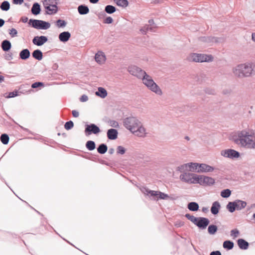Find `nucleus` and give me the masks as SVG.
I'll use <instances>...</instances> for the list:
<instances>
[{"label": "nucleus", "mask_w": 255, "mask_h": 255, "mask_svg": "<svg viewBox=\"0 0 255 255\" xmlns=\"http://www.w3.org/2000/svg\"><path fill=\"white\" fill-rule=\"evenodd\" d=\"M108 148V146L106 143H101L97 148V152L101 154H104L107 151Z\"/></svg>", "instance_id": "7c9ffc66"}, {"label": "nucleus", "mask_w": 255, "mask_h": 255, "mask_svg": "<svg viewBox=\"0 0 255 255\" xmlns=\"http://www.w3.org/2000/svg\"><path fill=\"white\" fill-rule=\"evenodd\" d=\"M4 115L6 116V117H7L9 120H11L14 124H16L17 125H18L22 129H23L24 131H26V132H28L29 133H30V134H33V133L31 131H30L28 128H24L23 127L19 125V124H18L16 122H15L13 119H12L7 113H6L5 112H4Z\"/></svg>", "instance_id": "a19ab883"}, {"label": "nucleus", "mask_w": 255, "mask_h": 255, "mask_svg": "<svg viewBox=\"0 0 255 255\" xmlns=\"http://www.w3.org/2000/svg\"><path fill=\"white\" fill-rule=\"evenodd\" d=\"M31 87L33 89L44 87V83L42 82H35L31 84Z\"/></svg>", "instance_id": "a18cd8bd"}, {"label": "nucleus", "mask_w": 255, "mask_h": 255, "mask_svg": "<svg viewBox=\"0 0 255 255\" xmlns=\"http://www.w3.org/2000/svg\"><path fill=\"white\" fill-rule=\"evenodd\" d=\"M143 83L152 92L158 95H161L162 92L158 85L153 81L152 77L146 73L141 78Z\"/></svg>", "instance_id": "7ed1b4c3"}, {"label": "nucleus", "mask_w": 255, "mask_h": 255, "mask_svg": "<svg viewBox=\"0 0 255 255\" xmlns=\"http://www.w3.org/2000/svg\"><path fill=\"white\" fill-rule=\"evenodd\" d=\"M78 10L80 14H86L89 12L88 7L85 5H80L78 7Z\"/></svg>", "instance_id": "f704fd0d"}, {"label": "nucleus", "mask_w": 255, "mask_h": 255, "mask_svg": "<svg viewBox=\"0 0 255 255\" xmlns=\"http://www.w3.org/2000/svg\"><path fill=\"white\" fill-rule=\"evenodd\" d=\"M95 59L99 64H102L106 60V57L105 53L102 51H98L95 55Z\"/></svg>", "instance_id": "aec40b11"}, {"label": "nucleus", "mask_w": 255, "mask_h": 255, "mask_svg": "<svg viewBox=\"0 0 255 255\" xmlns=\"http://www.w3.org/2000/svg\"><path fill=\"white\" fill-rule=\"evenodd\" d=\"M74 127V123L72 121L66 122L64 125V128L67 130H70Z\"/></svg>", "instance_id": "de8ad7c7"}, {"label": "nucleus", "mask_w": 255, "mask_h": 255, "mask_svg": "<svg viewBox=\"0 0 255 255\" xmlns=\"http://www.w3.org/2000/svg\"><path fill=\"white\" fill-rule=\"evenodd\" d=\"M115 149L113 148H110L108 151V152L110 154H112L114 153Z\"/></svg>", "instance_id": "774afa93"}, {"label": "nucleus", "mask_w": 255, "mask_h": 255, "mask_svg": "<svg viewBox=\"0 0 255 255\" xmlns=\"http://www.w3.org/2000/svg\"><path fill=\"white\" fill-rule=\"evenodd\" d=\"M223 247L227 251H230L233 249L234 243L232 241L226 240L223 242Z\"/></svg>", "instance_id": "c756f323"}, {"label": "nucleus", "mask_w": 255, "mask_h": 255, "mask_svg": "<svg viewBox=\"0 0 255 255\" xmlns=\"http://www.w3.org/2000/svg\"><path fill=\"white\" fill-rule=\"evenodd\" d=\"M66 24L67 22L65 20L62 19H58L55 22L56 26L58 28L64 27L66 25Z\"/></svg>", "instance_id": "49530a36"}, {"label": "nucleus", "mask_w": 255, "mask_h": 255, "mask_svg": "<svg viewBox=\"0 0 255 255\" xmlns=\"http://www.w3.org/2000/svg\"><path fill=\"white\" fill-rule=\"evenodd\" d=\"M126 149L123 146L119 145L117 147V154L123 155L126 153Z\"/></svg>", "instance_id": "3c124183"}, {"label": "nucleus", "mask_w": 255, "mask_h": 255, "mask_svg": "<svg viewBox=\"0 0 255 255\" xmlns=\"http://www.w3.org/2000/svg\"><path fill=\"white\" fill-rule=\"evenodd\" d=\"M157 197L156 198V201L159 200H166L169 198V195L164 192H162L160 191H158Z\"/></svg>", "instance_id": "ea45409f"}, {"label": "nucleus", "mask_w": 255, "mask_h": 255, "mask_svg": "<svg viewBox=\"0 0 255 255\" xmlns=\"http://www.w3.org/2000/svg\"><path fill=\"white\" fill-rule=\"evenodd\" d=\"M196 184H199L203 186H210L215 183L214 178L204 175H198Z\"/></svg>", "instance_id": "9b49d317"}, {"label": "nucleus", "mask_w": 255, "mask_h": 255, "mask_svg": "<svg viewBox=\"0 0 255 255\" xmlns=\"http://www.w3.org/2000/svg\"><path fill=\"white\" fill-rule=\"evenodd\" d=\"M240 233L239 230L238 229L236 228L231 231L230 235L233 238V239H235L239 236Z\"/></svg>", "instance_id": "8fccbe9b"}, {"label": "nucleus", "mask_w": 255, "mask_h": 255, "mask_svg": "<svg viewBox=\"0 0 255 255\" xmlns=\"http://www.w3.org/2000/svg\"><path fill=\"white\" fill-rule=\"evenodd\" d=\"M101 131L100 128L95 124H86L85 125L84 133L87 136L93 134L98 135Z\"/></svg>", "instance_id": "6e6552de"}, {"label": "nucleus", "mask_w": 255, "mask_h": 255, "mask_svg": "<svg viewBox=\"0 0 255 255\" xmlns=\"http://www.w3.org/2000/svg\"><path fill=\"white\" fill-rule=\"evenodd\" d=\"M239 248L242 250H246L249 247V243L245 239L242 238L238 239L237 241Z\"/></svg>", "instance_id": "5701e85b"}, {"label": "nucleus", "mask_w": 255, "mask_h": 255, "mask_svg": "<svg viewBox=\"0 0 255 255\" xmlns=\"http://www.w3.org/2000/svg\"><path fill=\"white\" fill-rule=\"evenodd\" d=\"M199 40L202 42L205 43H219L223 41V38L222 37H217L215 36H201L199 38Z\"/></svg>", "instance_id": "dca6fc26"}, {"label": "nucleus", "mask_w": 255, "mask_h": 255, "mask_svg": "<svg viewBox=\"0 0 255 255\" xmlns=\"http://www.w3.org/2000/svg\"><path fill=\"white\" fill-rule=\"evenodd\" d=\"M184 225V222L181 221H178L175 223V226L177 227H181Z\"/></svg>", "instance_id": "bf43d9fd"}, {"label": "nucleus", "mask_w": 255, "mask_h": 255, "mask_svg": "<svg viewBox=\"0 0 255 255\" xmlns=\"http://www.w3.org/2000/svg\"><path fill=\"white\" fill-rule=\"evenodd\" d=\"M140 190L143 194L148 196L152 200L156 201V199L157 197L158 191L151 190L144 186L141 187Z\"/></svg>", "instance_id": "2eb2a0df"}, {"label": "nucleus", "mask_w": 255, "mask_h": 255, "mask_svg": "<svg viewBox=\"0 0 255 255\" xmlns=\"http://www.w3.org/2000/svg\"><path fill=\"white\" fill-rule=\"evenodd\" d=\"M210 224V220L206 217H198L195 225H196L200 230H205Z\"/></svg>", "instance_id": "ddd939ff"}, {"label": "nucleus", "mask_w": 255, "mask_h": 255, "mask_svg": "<svg viewBox=\"0 0 255 255\" xmlns=\"http://www.w3.org/2000/svg\"><path fill=\"white\" fill-rule=\"evenodd\" d=\"M40 6L39 4L36 2L34 3L31 8V12L34 15H37L40 13Z\"/></svg>", "instance_id": "c9c22d12"}, {"label": "nucleus", "mask_w": 255, "mask_h": 255, "mask_svg": "<svg viewBox=\"0 0 255 255\" xmlns=\"http://www.w3.org/2000/svg\"><path fill=\"white\" fill-rule=\"evenodd\" d=\"M255 207V203L251 204L250 206H248L246 208L247 212H250L251 209Z\"/></svg>", "instance_id": "e2e57ef3"}, {"label": "nucleus", "mask_w": 255, "mask_h": 255, "mask_svg": "<svg viewBox=\"0 0 255 255\" xmlns=\"http://www.w3.org/2000/svg\"><path fill=\"white\" fill-rule=\"evenodd\" d=\"M21 200H22L23 202H24L26 204H27L29 207H30V208L32 209H33L37 214H38L39 215H40L41 216H43V215L40 213L39 212V211H38L37 210H35L34 208H33L32 207H31V206H30L27 202H26V201H24L23 200H22V199H21L20 198H19Z\"/></svg>", "instance_id": "0e129e2a"}, {"label": "nucleus", "mask_w": 255, "mask_h": 255, "mask_svg": "<svg viewBox=\"0 0 255 255\" xmlns=\"http://www.w3.org/2000/svg\"><path fill=\"white\" fill-rule=\"evenodd\" d=\"M156 26L154 22L153 19L148 20V24H145L140 29V32H147L148 31H154L156 30Z\"/></svg>", "instance_id": "a211bd4d"}, {"label": "nucleus", "mask_w": 255, "mask_h": 255, "mask_svg": "<svg viewBox=\"0 0 255 255\" xmlns=\"http://www.w3.org/2000/svg\"><path fill=\"white\" fill-rule=\"evenodd\" d=\"M4 58L6 60H11L12 59V54L11 53H6Z\"/></svg>", "instance_id": "4d7b16f0"}, {"label": "nucleus", "mask_w": 255, "mask_h": 255, "mask_svg": "<svg viewBox=\"0 0 255 255\" xmlns=\"http://www.w3.org/2000/svg\"><path fill=\"white\" fill-rule=\"evenodd\" d=\"M0 139L2 144L6 145L9 142V137L7 134L2 133L0 136Z\"/></svg>", "instance_id": "58836bf2"}, {"label": "nucleus", "mask_w": 255, "mask_h": 255, "mask_svg": "<svg viewBox=\"0 0 255 255\" xmlns=\"http://www.w3.org/2000/svg\"><path fill=\"white\" fill-rule=\"evenodd\" d=\"M234 73L238 77H250L255 74V64L251 62L240 64L234 70Z\"/></svg>", "instance_id": "f03ea898"}, {"label": "nucleus", "mask_w": 255, "mask_h": 255, "mask_svg": "<svg viewBox=\"0 0 255 255\" xmlns=\"http://www.w3.org/2000/svg\"><path fill=\"white\" fill-rule=\"evenodd\" d=\"M1 47L3 51L8 52L11 48V44L8 40L5 39L1 42Z\"/></svg>", "instance_id": "393cba45"}, {"label": "nucleus", "mask_w": 255, "mask_h": 255, "mask_svg": "<svg viewBox=\"0 0 255 255\" xmlns=\"http://www.w3.org/2000/svg\"><path fill=\"white\" fill-rule=\"evenodd\" d=\"M71 36V33H60L58 37L61 42L65 43L69 40Z\"/></svg>", "instance_id": "c85d7f7f"}, {"label": "nucleus", "mask_w": 255, "mask_h": 255, "mask_svg": "<svg viewBox=\"0 0 255 255\" xmlns=\"http://www.w3.org/2000/svg\"><path fill=\"white\" fill-rule=\"evenodd\" d=\"M128 71L130 74L136 76L139 79H141L145 74V73H146L145 71L135 65L129 66L128 67Z\"/></svg>", "instance_id": "f8f14e48"}, {"label": "nucleus", "mask_w": 255, "mask_h": 255, "mask_svg": "<svg viewBox=\"0 0 255 255\" xmlns=\"http://www.w3.org/2000/svg\"><path fill=\"white\" fill-rule=\"evenodd\" d=\"M221 208L220 202L218 201H214L212 203L211 207V212L213 215H217L219 213L220 210Z\"/></svg>", "instance_id": "412c9836"}, {"label": "nucleus", "mask_w": 255, "mask_h": 255, "mask_svg": "<svg viewBox=\"0 0 255 255\" xmlns=\"http://www.w3.org/2000/svg\"><path fill=\"white\" fill-rule=\"evenodd\" d=\"M19 93H21L20 92H19L17 90H14L12 92H8V93H5L4 94V96L6 98H14L16 96H18L19 95Z\"/></svg>", "instance_id": "72a5a7b5"}, {"label": "nucleus", "mask_w": 255, "mask_h": 255, "mask_svg": "<svg viewBox=\"0 0 255 255\" xmlns=\"http://www.w3.org/2000/svg\"><path fill=\"white\" fill-rule=\"evenodd\" d=\"M110 123L111 126L112 127L118 128L119 127L118 122L115 120L110 121Z\"/></svg>", "instance_id": "5fc2aeb1"}, {"label": "nucleus", "mask_w": 255, "mask_h": 255, "mask_svg": "<svg viewBox=\"0 0 255 255\" xmlns=\"http://www.w3.org/2000/svg\"><path fill=\"white\" fill-rule=\"evenodd\" d=\"M0 7L2 10L7 11L10 8L9 3L7 1H4L1 3Z\"/></svg>", "instance_id": "37998d69"}, {"label": "nucleus", "mask_w": 255, "mask_h": 255, "mask_svg": "<svg viewBox=\"0 0 255 255\" xmlns=\"http://www.w3.org/2000/svg\"><path fill=\"white\" fill-rule=\"evenodd\" d=\"M28 24L32 27L38 29H47L50 26V24L41 20L32 19L29 20Z\"/></svg>", "instance_id": "1a4fd4ad"}, {"label": "nucleus", "mask_w": 255, "mask_h": 255, "mask_svg": "<svg viewBox=\"0 0 255 255\" xmlns=\"http://www.w3.org/2000/svg\"><path fill=\"white\" fill-rule=\"evenodd\" d=\"M198 175L190 172H184L180 175V179L182 181L189 184H196Z\"/></svg>", "instance_id": "9d476101"}, {"label": "nucleus", "mask_w": 255, "mask_h": 255, "mask_svg": "<svg viewBox=\"0 0 255 255\" xmlns=\"http://www.w3.org/2000/svg\"><path fill=\"white\" fill-rule=\"evenodd\" d=\"M218 230V227L216 225L210 224L208 226V233L211 235H215Z\"/></svg>", "instance_id": "2f4dec72"}, {"label": "nucleus", "mask_w": 255, "mask_h": 255, "mask_svg": "<svg viewBox=\"0 0 255 255\" xmlns=\"http://www.w3.org/2000/svg\"><path fill=\"white\" fill-rule=\"evenodd\" d=\"M250 136L249 132L245 130H242L238 133V137L235 140V142L244 146L251 144L253 140L250 139Z\"/></svg>", "instance_id": "0eeeda50"}, {"label": "nucleus", "mask_w": 255, "mask_h": 255, "mask_svg": "<svg viewBox=\"0 0 255 255\" xmlns=\"http://www.w3.org/2000/svg\"><path fill=\"white\" fill-rule=\"evenodd\" d=\"M210 255H222V254L219 251H214L211 252Z\"/></svg>", "instance_id": "680f3d73"}, {"label": "nucleus", "mask_w": 255, "mask_h": 255, "mask_svg": "<svg viewBox=\"0 0 255 255\" xmlns=\"http://www.w3.org/2000/svg\"><path fill=\"white\" fill-rule=\"evenodd\" d=\"M199 163L189 162L188 163L187 167L189 168L190 171H196L197 172V170L199 169Z\"/></svg>", "instance_id": "473e14b6"}, {"label": "nucleus", "mask_w": 255, "mask_h": 255, "mask_svg": "<svg viewBox=\"0 0 255 255\" xmlns=\"http://www.w3.org/2000/svg\"><path fill=\"white\" fill-rule=\"evenodd\" d=\"M86 158L88 159L91 160L93 161H98V159L96 157V156H93L92 157H88Z\"/></svg>", "instance_id": "338daca9"}, {"label": "nucleus", "mask_w": 255, "mask_h": 255, "mask_svg": "<svg viewBox=\"0 0 255 255\" xmlns=\"http://www.w3.org/2000/svg\"><path fill=\"white\" fill-rule=\"evenodd\" d=\"M116 8L115 6L111 5H108L105 7V11L109 14H112L116 11Z\"/></svg>", "instance_id": "79ce46f5"}, {"label": "nucleus", "mask_w": 255, "mask_h": 255, "mask_svg": "<svg viewBox=\"0 0 255 255\" xmlns=\"http://www.w3.org/2000/svg\"><path fill=\"white\" fill-rule=\"evenodd\" d=\"M119 6L126 7L128 5V2L127 0H114Z\"/></svg>", "instance_id": "c03bdc74"}, {"label": "nucleus", "mask_w": 255, "mask_h": 255, "mask_svg": "<svg viewBox=\"0 0 255 255\" xmlns=\"http://www.w3.org/2000/svg\"><path fill=\"white\" fill-rule=\"evenodd\" d=\"M23 2V0H13L14 4H21Z\"/></svg>", "instance_id": "69168bd1"}, {"label": "nucleus", "mask_w": 255, "mask_h": 255, "mask_svg": "<svg viewBox=\"0 0 255 255\" xmlns=\"http://www.w3.org/2000/svg\"><path fill=\"white\" fill-rule=\"evenodd\" d=\"M19 58L23 60L28 59L30 56V52L28 49H23L19 54Z\"/></svg>", "instance_id": "b1692460"}, {"label": "nucleus", "mask_w": 255, "mask_h": 255, "mask_svg": "<svg viewBox=\"0 0 255 255\" xmlns=\"http://www.w3.org/2000/svg\"><path fill=\"white\" fill-rule=\"evenodd\" d=\"M72 114L74 118H78L79 116V113L76 110H73L72 111Z\"/></svg>", "instance_id": "052dcab7"}, {"label": "nucleus", "mask_w": 255, "mask_h": 255, "mask_svg": "<svg viewBox=\"0 0 255 255\" xmlns=\"http://www.w3.org/2000/svg\"><path fill=\"white\" fill-rule=\"evenodd\" d=\"M107 137L110 140H115L118 138V131L115 128H110L107 132Z\"/></svg>", "instance_id": "4be33fe9"}, {"label": "nucleus", "mask_w": 255, "mask_h": 255, "mask_svg": "<svg viewBox=\"0 0 255 255\" xmlns=\"http://www.w3.org/2000/svg\"><path fill=\"white\" fill-rule=\"evenodd\" d=\"M113 21V19L110 16L107 17L104 20V23H105L110 24V23H112Z\"/></svg>", "instance_id": "13d9d810"}, {"label": "nucleus", "mask_w": 255, "mask_h": 255, "mask_svg": "<svg viewBox=\"0 0 255 255\" xmlns=\"http://www.w3.org/2000/svg\"><path fill=\"white\" fill-rule=\"evenodd\" d=\"M204 91L206 94L209 95H214L215 94V90L209 88H206Z\"/></svg>", "instance_id": "864d4df0"}, {"label": "nucleus", "mask_w": 255, "mask_h": 255, "mask_svg": "<svg viewBox=\"0 0 255 255\" xmlns=\"http://www.w3.org/2000/svg\"><path fill=\"white\" fill-rule=\"evenodd\" d=\"M185 217L189 220H190L191 222H192L194 224H195V223L196 222L197 219H198V217H196L194 216L193 215H192L189 213H187L185 215Z\"/></svg>", "instance_id": "09e8293b"}, {"label": "nucleus", "mask_w": 255, "mask_h": 255, "mask_svg": "<svg viewBox=\"0 0 255 255\" xmlns=\"http://www.w3.org/2000/svg\"><path fill=\"white\" fill-rule=\"evenodd\" d=\"M124 127L131 132L139 137H143L145 134V129L141 122L134 117H129L124 120Z\"/></svg>", "instance_id": "f257e3e1"}, {"label": "nucleus", "mask_w": 255, "mask_h": 255, "mask_svg": "<svg viewBox=\"0 0 255 255\" xmlns=\"http://www.w3.org/2000/svg\"><path fill=\"white\" fill-rule=\"evenodd\" d=\"M215 167L206 163H200L198 173L210 172L215 170Z\"/></svg>", "instance_id": "6ab92c4d"}, {"label": "nucleus", "mask_w": 255, "mask_h": 255, "mask_svg": "<svg viewBox=\"0 0 255 255\" xmlns=\"http://www.w3.org/2000/svg\"><path fill=\"white\" fill-rule=\"evenodd\" d=\"M43 5L45 9V13L49 15L56 13L58 10L56 0H43Z\"/></svg>", "instance_id": "423d86ee"}, {"label": "nucleus", "mask_w": 255, "mask_h": 255, "mask_svg": "<svg viewBox=\"0 0 255 255\" xmlns=\"http://www.w3.org/2000/svg\"><path fill=\"white\" fill-rule=\"evenodd\" d=\"M247 205V202L240 199H236L233 201L229 202L226 205V209L229 212L232 213L236 210H242Z\"/></svg>", "instance_id": "39448f33"}, {"label": "nucleus", "mask_w": 255, "mask_h": 255, "mask_svg": "<svg viewBox=\"0 0 255 255\" xmlns=\"http://www.w3.org/2000/svg\"><path fill=\"white\" fill-rule=\"evenodd\" d=\"M221 155L225 157L231 159L237 158L240 157V153L239 151L233 149H228L221 151Z\"/></svg>", "instance_id": "4468645a"}, {"label": "nucleus", "mask_w": 255, "mask_h": 255, "mask_svg": "<svg viewBox=\"0 0 255 255\" xmlns=\"http://www.w3.org/2000/svg\"><path fill=\"white\" fill-rule=\"evenodd\" d=\"M188 60L198 63L211 62L213 61L214 57L211 54L192 53L188 57Z\"/></svg>", "instance_id": "20e7f679"}, {"label": "nucleus", "mask_w": 255, "mask_h": 255, "mask_svg": "<svg viewBox=\"0 0 255 255\" xmlns=\"http://www.w3.org/2000/svg\"><path fill=\"white\" fill-rule=\"evenodd\" d=\"M32 56L35 59L40 61L43 58V53L40 49H37L32 52Z\"/></svg>", "instance_id": "bb28decb"}, {"label": "nucleus", "mask_w": 255, "mask_h": 255, "mask_svg": "<svg viewBox=\"0 0 255 255\" xmlns=\"http://www.w3.org/2000/svg\"><path fill=\"white\" fill-rule=\"evenodd\" d=\"M88 100V97L85 95H82L80 98V101L81 102H86Z\"/></svg>", "instance_id": "6e6d98bb"}, {"label": "nucleus", "mask_w": 255, "mask_h": 255, "mask_svg": "<svg viewBox=\"0 0 255 255\" xmlns=\"http://www.w3.org/2000/svg\"><path fill=\"white\" fill-rule=\"evenodd\" d=\"M232 194V191L229 189H225L221 191V196L222 197L224 198H229Z\"/></svg>", "instance_id": "4c0bfd02"}, {"label": "nucleus", "mask_w": 255, "mask_h": 255, "mask_svg": "<svg viewBox=\"0 0 255 255\" xmlns=\"http://www.w3.org/2000/svg\"><path fill=\"white\" fill-rule=\"evenodd\" d=\"M85 146L89 151H92L96 148V143L93 140H88L86 143Z\"/></svg>", "instance_id": "e433bc0d"}, {"label": "nucleus", "mask_w": 255, "mask_h": 255, "mask_svg": "<svg viewBox=\"0 0 255 255\" xmlns=\"http://www.w3.org/2000/svg\"><path fill=\"white\" fill-rule=\"evenodd\" d=\"M187 208L192 212H197L199 210V206L196 202H190L187 204Z\"/></svg>", "instance_id": "cd10ccee"}, {"label": "nucleus", "mask_w": 255, "mask_h": 255, "mask_svg": "<svg viewBox=\"0 0 255 255\" xmlns=\"http://www.w3.org/2000/svg\"><path fill=\"white\" fill-rule=\"evenodd\" d=\"M48 40V37L46 36H35L32 39V43L34 45L40 46L43 45Z\"/></svg>", "instance_id": "f3484780"}, {"label": "nucleus", "mask_w": 255, "mask_h": 255, "mask_svg": "<svg viewBox=\"0 0 255 255\" xmlns=\"http://www.w3.org/2000/svg\"><path fill=\"white\" fill-rule=\"evenodd\" d=\"M95 94L96 96L104 99L107 96L108 92L104 88L100 87L98 88V91L96 92Z\"/></svg>", "instance_id": "a878e982"}, {"label": "nucleus", "mask_w": 255, "mask_h": 255, "mask_svg": "<svg viewBox=\"0 0 255 255\" xmlns=\"http://www.w3.org/2000/svg\"><path fill=\"white\" fill-rule=\"evenodd\" d=\"M187 165L188 163L181 165L177 167V170L180 171V172H184L185 170L187 169Z\"/></svg>", "instance_id": "603ef678"}]
</instances>
